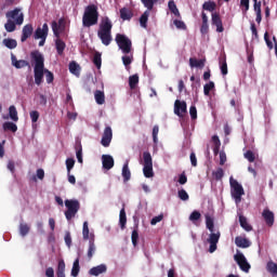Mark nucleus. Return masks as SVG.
<instances>
[{
	"instance_id": "obj_54",
	"label": "nucleus",
	"mask_w": 277,
	"mask_h": 277,
	"mask_svg": "<svg viewBox=\"0 0 277 277\" xmlns=\"http://www.w3.org/2000/svg\"><path fill=\"white\" fill-rule=\"evenodd\" d=\"M177 196L180 198V200H189V195L187 194V190L186 189H181L177 192Z\"/></svg>"
},
{
	"instance_id": "obj_8",
	"label": "nucleus",
	"mask_w": 277,
	"mask_h": 277,
	"mask_svg": "<svg viewBox=\"0 0 277 277\" xmlns=\"http://www.w3.org/2000/svg\"><path fill=\"white\" fill-rule=\"evenodd\" d=\"M143 160H144V167H143L144 177L153 179V176H155V172L153 171V156L149 154V151L143 153Z\"/></svg>"
},
{
	"instance_id": "obj_64",
	"label": "nucleus",
	"mask_w": 277,
	"mask_h": 277,
	"mask_svg": "<svg viewBox=\"0 0 277 277\" xmlns=\"http://www.w3.org/2000/svg\"><path fill=\"white\" fill-rule=\"evenodd\" d=\"M132 62H133V56H128V55L122 56L123 65L131 66Z\"/></svg>"
},
{
	"instance_id": "obj_16",
	"label": "nucleus",
	"mask_w": 277,
	"mask_h": 277,
	"mask_svg": "<svg viewBox=\"0 0 277 277\" xmlns=\"http://www.w3.org/2000/svg\"><path fill=\"white\" fill-rule=\"evenodd\" d=\"M212 25L216 27V31L219 34L224 31V25L222 24V17H220V13H212Z\"/></svg>"
},
{
	"instance_id": "obj_5",
	"label": "nucleus",
	"mask_w": 277,
	"mask_h": 277,
	"mask_svg": "<svg viewBox=\"0 0 277 277\" xmlns=\"http://www.w3.org/2000/svg\"><path fill=\"white\" fill-rule=\"evenodd\" d=\"M65 207L67 211H65L66 220L70 221L72 217L79 213V209H81V203L77 199H67L65 200Z\"/></svg>"
},
{
	"instance_id": "obj_38",
	"label": "nucleus",
	"mask_w": 277,
	"mask_h": 277,
	"mask_svg": "<svg viewBox=\"0 0 277 277\" xmlns=\"http://www.w3.org/2000/svg\"><path fill=\"white\" fill-rule=\"evenodd\" d=\"M266 269L272 276H277V264L273 261L267 262Z\"/></svg>"
},
{
	"instance_id": "obj_17",
	"label": "nucleus",
	"mask_w": 277,
	"mask_h": 277,
	"mask_svg": "<svg viewBox=\"0 0 277 277\" xmlns=\"http://www.w3.org/2000/svg\"><path fill=\"white\" fill-rule=\"evenodd\" d=\"M107 273V265L105 264H100L95 267H92L89 271L90 276H101V274H106Z\"/></svg>"
},
{
	"instance_id": "obj_57",
	"label": "nucleus",
	"mask_w": 277,
	"mask_h": 277,
	"mask_svg": "<svg viewBox=\"0 0 277 277\" xmlns=\"http://www.w3.org/2000/svg\"><path fill=\"white\" fill-rule=\"evenodd\" d=\"M163 221V213L157 215V216H154L151 220H150V224L151 226H156V224H159V222H162Z\"/></svg>"
},
{
	"instance_id": "obj_6",
	"label": "nucleus",
	"mask_w": 277,
	"mask_h": 277,
	"mask_svg": "<svg viewBox=\"0 0 277 277\" xmlns=\"http://www.w3.org/2000/svg\"><path fill=\"white\" fill-rule=\"evenodd\" d=\"M115 42H117V45L122 51V53H124V55H129V53H131L133 43L131 42V39L127 37V35L117 34Z\"/></svg>"
},
{
	"instance_id": "obj_40",
	"label": "nucleus",
	"mask_w": 277,
	"mask_h": 277,
	"mask_svg": "<svg viewBox=\"0 0 277 277\" xmlns=\"http://www.w3.org/2000/svg\"><path fill=\"white\" fill-rule=\"evenodd\" d=\"M215 89V82L210 81L203 85V94L205 96H209L211 94V90Z\"/></svg>"
},
{
	"instance_id": "obj_53",
	"label": "nucleus",
	"mask_w": 277,
	"mask_h": 277,
	"mask_svg": "<svg viewBox=\"0 0 277 277\" xmlns=\"http://www.w3.org/2000/svg\"><path fill=\"white\" fill-rule=\"evenodd\" d=\"M200 217H202V214H200V212L198 210H195L190 213L189 221L190 222H198V220H200Z\"/></svg>"
},
{
	"instance_id": "obj_12",
	"label": "nucleus",
	"mask_w": 277,
	"mask_h": 277,
	"mask_svg": "<svg viewBox=\"0 0 277 277\" xmlns=\"http://www.w3.org/2000/svg\"><path fill=\"white\" fill-rule=\"evenodd\" d=\"M174 114L183 118V114H187V103L185 101L176 100L174 103Z\"/></svg>"
},
{
	"instance_id": "obj_9",
	"label": "nucleus",
	"mask_w": 277,
	"mask_h": 277,
	"mask_svg": "<svg viewBox=\"0 0 277 277\" xmlns=\"http://www.w3.org/2000/svg\"><path fill=\"white\" fill-rule=\"evenodd\" d=\"M234 260L236 261L241 272H245L246 274L250 272V263H248V259H246V255H243V253L235 254Z\"/></svg>"
},
{
	"instance_id": "obj_45",
	"label": "nucleus",
	"mask_w": 277,
	"mask_h": 277,
	"mask_svg": "<svg viewBox=\"0 0 277 277\" xmlns=\"http://www.w3.org/2000/svg\"><path fill=\"white\" fill-rule=\"evenodd\" d=\"M240 10L242 14H248V10H250V0H240Z\"/></svg>"
},
{
	"instance_id": "obj_34",
	"label": "nucleus",
	"mask_w": 277,
	"mask_h": 277,
	"mask_svg": "<svg viewBox=\"0 0 277 277\" xmlns=\"http://www.w3.org/2000/svg\"><path fill=\"white\" fill-rule=\"evenodd\" d=\"M215 8H217V4L214 1H206L202 4V10H206L207 12H215Z\"/></svg>"
},
{
	"instance_id": "obj_51",
	"label": "nucleus",
	"mask_w": 277,
	"mask_h": 277,
	"mask_svg": "<svg viewBox=\"0 0 277 277\" xmlns=\"http://www.w3.org/2000/svg\"><path fill=\"white\" fill-rule=\"evenodd\" d=\"M67 174H70L72 168H75V158H67L66 161Z\"/></svg>"
},
{
	"instance_id": "obj_28",
	"label": "nucleus",
	"mask_w": 277,
	"mask_h": 277,
	"mask_svg": "<svg viewBox=\"0 0 277 277\" xmlns=\"http://www.w3.org/2000/svg\"><path fill=\"white\" fill-rule=\"evenodd\" d=\"M94 254H96V245L94 243V239H90L89 240V249L87 252V256L89 259V261H91L92 256H94Z\"/></svg>"
},
{
	"instance_id": "obj_49",
	"label": "nucleus",
	"mask_w": 277,
	"mask_h": 277,
	"mask_svg": "<svg viewBox=\"0 0 277 277\" xmlns=\"http://www.w3.org/2000/svg\"><path fill=\"white\" fill-rule=\"evenodd\" d=\"M93 64L96 66V68H101L103 64V60L101 58V54L96 52L93 56Z\"/></svg>"
},
{
	"instance_id": "obj_35",
	"label": "nucleus",
	"mask_w": 277,
	"mask_h": 277,
	"mask_svg": "<svg viewBox=\"0 0 277 277\" xmlns=\"http://www.w3.org/2000/svg\"><path fill=\"white\" fill-rule=\"evenodd\" d=\"M9 116L13 122H18V111L16 110V106L12 105L9 107Z\"/></svg>"
},
{
	"instance_id": "obj_15",
	"label": "nucleus",
	"mask_w": 277,
	"mask_h": 277,
	"mask_svg": "<svg viewBox=\"0 0 277 277\" xmlns=\"http://www.w3.org/2000/svg\"><path fill=\"white\" fill-rule=\"evenodd\" d=\"M262 217L265 221L266 225H268L269 227L274 226V222H275L274 212H272L268 208L263 210Z\"/></svg>"
},
{
	"instance_id": "obj_31",
	"label": "nucleus",
	"mask_w": 277,
	"mask_h": 277,
	"mask_svg": "<svg viewBox=\"0 0 277 277\" xmlns=\"http://www.w3.org/2000/svg\"><path fill=\"white\" fill-rule=\"evenodd\" d=\"M137 83H140V76L137 74L129 77L130 90H135V88H137Z\"/></svg>"
},
{
	"instance_id": "obj_48",
	"label": "nucleus",
	"mask_w": 277,
	"mask_h": 277,
	"mask_svg": "<svg viewBox=\"0 0 277 277\" xmlns=\"http://www.w3.org/2000/svg\"><path fill=\"white\" fill-rule=\"evenodd\" d=\"M69 71L71 72V75L79 76V64L71 62L69 64Z\"/></svg>"
},
{
	"instance_id": "obj_47",
	"label": "nucleus",
	"mask_w": 277,
	"mask_h": 277,
	"mask_svg": "<svg viewBox=\"0 0 277 277\" xmlns=\"http://www.w3.org/2000/svg\"><path fill=\"white\" fill-rule=\"evenodd\" d=\"M220 68L223 76L228 75V64L226 63V58L220 61Z\"/></svg>"
},
{
	"instance_id": "obj_2",
	"label": "nucleus",
	"mask_w": 277,
	"mask_h": 277,
	"mask_svg": "<svg viewBox=\"0 0 277 277\" xmlns=\"http://www.w3.org/2000/svg\"><path fill=\"white\" fill-rule=\"evenodd\" d=\"M6 23L4 24V29L8 34H12L16 31V25L21 26L25 23V13H23V9L15 8L5 13Z\"/></svg>"
},
{
	"instance_id": "obj_22",
	"label": "nucleus",
	"mask_w": 277,
	"mask_h": 277,
	"mask_svg": "<svg viewBox=\"0 0 277 277\" xmlns=\"http://www.w3.org/2000/svg\"><path fill=\"white\" fill-rule=\"evenodd\" d=\"M207 63V58L197 60L194 57L189 58L190 68H205V64Z\"/></svg>"
},
{
	"instance_id": "obj_24",
	"label": "nucleus",
	"mask_w": 277,
	"mask_h": 277,
	"mask_svg": "<svg viewBox=\"0 0 277 277\" xmlns=\"http://www.w3.org/2000/svg\"><path fill=\"white\" fill-rule=\"evenodd\" d=\"M119 226L121 230L127 228V211H124V208H122L119 213Z\"/></svg>"
},
{
	"instance_id": "obj_25",
	"label": "nucleus",
	"mask_w": 277,
	"mask_h": 277,
	"mask_svg": "<svg viewBox=\"0 0 277 277\" xmlns=\"http://www.w3.org/2000/svg\"><path fill=\"white\" fill-rule=\"evenodd\" d=\"M119 12H120V18L122 21H131V18H133V12H131V10L127 8L120 9Z\"/></svg>"
},
{
	"instance_id": "obj_10",
	"label": "nucleus",
	"mask_w": 277,
	"mask_h": 277,
	"mask_svg": "<svg viewBox=\"0 0 277 277\" xmlns=\"http://www.w3.org/2000/svg\"><path fill=\"white\" fill-rule=\"evenodd\" d=\"M113 138H114V131L111 130V127H106L104 129V133L101 140L102 146H104V148H109V144H111Z\"/></svg>"
},
{
	"instance_id": "obj_39",
	"label": "nucleus",
	"mask_w": 277,
	"mask_h": 277,
	"mask_svg": "<svg viewBox=\"0 0 277 277\" xmlns=\"http://www.w3.org/2000/svg\"><path fill=\"white\" fill-rule=\"evenodd\" d=\"M206 226L208 228V230H210V233H213L214 228H215V224L213 222V217H211V215L206 214Z\"/></svg>"
},
{
	"instance_id": "obj_55",
	"label": "nucleus",
	"mask_w": 277,
	"mask_h": 277,
	"mask_svg": "<svg viewBox=\"0 0 277 277\" xmlns=\"http://www.w3.org/2000/svg\"><path fill=\"white\" fill-rule=\"evenodd\" d=\"M173 24L175 25L176 29H182V30L187 29V25H185V22L181 19H174Z\"/></svg>"
},
{
	"instance_id": "obj_36",
	"label": "nucleus",
	"mask_w": 277,
	"mask_h": 277,
	"mask_svg": "<svg viewBox=\"0 0 277 277\" xmlns=\"http://www.w3.org/2000/svg\"><path fill=\"white\" fill-rule=\"evenodd\" d=\"M2 127L4 131H12V133H16V131H18V127L14 122L6 121Z\"/></svg>"
},
{
	"instance_id": "obj_23",
	"label": "nucleus",
	"mask_w": 277,
	"mask_h": 277,
	"mask_svg": "<svg viewBox=\"0 0 277 277\" xmlns=\"http://www.w3.org/2000/svg\"><path fill=\"white\" fill-rule=\"evenodd\" d=\"M56 276L66 277V262L64 260L58 261Z\"/></svg>"
},
{
	"instance_id": "obj_26",
	"label": "nucleus",
	"mask_w": 277,
	"mask_h": 277,
	"mask_svg": "<svg viewBox=\"0 0 277 277\" xmlns=\"http://www.w3.org/2000/svg\"><path fill=\"white\" fill-rule=\"evenodd\" d=\"M94 98L97 105H105V92L96 90L94 92Z\"/></svg>"
},
{
	"instance_id": "obj_4",
	"label": "nucleus",
	"mask_w": 277,
	"mask_h": 277,
	"mask_svg": "<svg viewBox=\"0 0 277 277\" xmlns=\"http://www.w3.org/2000/svg\"><path fill=\"white\" fill-rule=\"evenodd\" d=\"M98 24V6L95 4H89L84 9V13L82 16V25L83 27H93V25Z\"/></svg>"
},
{
	"instance_id": "obj_32",
	"label": "nucleus",
	"mask_w": 277,
	"mask_h": 277,
	"mask_svg": "<svg viewBox=\"0 0 277 277\" xmlns=\"http://www.w3.org/2000/svg\"><path fill=\"white\" fill-rule=\"evenodd\" d=\"M148 16H150V11H145L140 17L141 27H144V29L148 27Z\"/></svg>"
},
{
	"instance_id": "obj_44",
	"label": "nucleus",
	"mask_w": 277,
	"mask_h": 277,
	"mask_svg": "<svg viewBox=\"0 0 277 277\" xmlns=\"http://www.w3.org/2000/svg\"><path fill=\"white\" fill-rule=\"evenodd\" d=\"M82 237L84 241H88L90 239V227L88 226V221H84L82 226Z\"/></svg>"
},
{
	"instance_id": "obj_42",
	"label": "nucleus",
	"mask_w": 277,
	"mask_h": 277,
	"mask_svg": "<svg viewBox=\"0 0 277 277\" xmlns=\"http://www.w3.org/2000/svg\"><path fill=\"white\" fill-rule=\"evenodd\" d=\"M39 181H44V170L43 169H38L37 170V175H32L30 177V181H32L34 183H37Z\"/></svg>"
},
{
	"instance_id": "obj_37",
	"label": "nucleus",
	"mask_w": 277,
	"mask_h": 277,
	"mask_svg": "<svg viewBox=\"0 0 277 277\" xmlns=\"http://www.w3.org/2000/svg\"><path fill=\"white\" fill-rule=\"evenodd\" d=\"M2 43L6 49H16L18 47V42H16V39H3Z\"/></svg>"
},
{
	"instance_id": "obj_14",
	"label": "nucleus",
	"mask_w": 277,
	"mask_h": 277,
	"mask_svg": "<svg viewBox=\"0 0 277 277\" xmlns=\"http://www.w3.org/2000/svg\"><path fill=\"white\" fill-rule=\"evenodd\" d=\"M32 35H34V25L31 24L25 25L22 29L21 42H27V39L31 38Z\"/></svg>"
},
{
	"instance_id": "obj_7",
	"label": "nucleus",
	"mask_w": 277,
	"mask_h": 277,
	"mask_svg": "<svg viewBox=\"0 0 277 277\" xmlns=\"http://www.w3.org/2000/svg\"><path fill=\"white\" fill-rule=\"evenodd\" d=\"M229 185L232 187V198H234L236 205H239V202H241V196L246 194L243 190V186H241V184H239L237 180L233 179V176H230L229 179Z\"/></svg>"
},
{
	"instance_id": "obj_11",
	"label": "nucleus",
	"mask_w": 277,
	"mask_h": 277,
	"mask_svg": "<svg viewBox=\"0 0 277 277\" xmlns=\"http://www.w3.org/2000/svg\"><path fill=\"white\" fill-rule=\"evenodd\" d=\"M221 234L220 232L217 233H211L209 238H208V243H210L209 252L213 254L215 250H217V243L220 241Z\"/></svg>"
},
{
	"instance_id": "obj_56",
	"label": "nucleus",
	"mask_w": 277,
	"mask_h": 277,
	"mask_svg": "<svg viewBox=\"0 0 277 277\" xmlns=\"http://www.w3.org/2000/svg\"><path fill=\"white\" fill-rule=\"evenodd\" d=\"M131 239H132V245L135 248L137 246V239H140V233L137 232V229H133Z\"/></svg>"
},
{
	"instance_id": "obj_58",
	"label": "nucleus",
	"mask_w": 277,
	"mask_h": 277,
	"mask_svg": "<svg viewBox=\"0 0 277 277\" xmlns=\"http://www.w3.org/2000/svg\"><path fill=\"white\" fill-rule=\"evenodd\" d=\"M158 135H159V126H154L153 128L154 144H157L159 142V138L157 137Z\"/></svg>"
},
{
	"instance_id": "obj_63",
	"label": "nucleus",
	"mask_w": 277,
	"mask_h": 277,
	"mask_svg": "<svg viewBox=\"0 0 277 277\" xmlns=\"http://www.w3.org/2000/svg\"><path fill=\"white\" fill-rule=\"evenodd\" d=\"M65 243L68 248L72 246V237L70 236V232H66L65 234Z\"/></svg>"
},
{
	"instance_id": "obj_18",
	"label": "nucleus",
	"mask_w": 277,
	"mask_h": 277,
	"mask_svg": "<svg viewBox=\"0 0 277 277\" xmlns=\"http://www.w3.org/2000/svg\"><path fill=\"white\" fill-rule=\"evenodd\" d=\"M235 245L237 246V248H250V246H252V242L248 239L245 238L242 236H237L235 238Z\"/></svg>"
},
{
	"instance_id": "obj_21",
	"label": "nucleus",
	"mask_w": 277,
	"mask_h": 277,
	"mask_svg": "<svg viewBox=\"0 0 277 277\" xmlns=\"http://www.w3.org/2000/svg\"><path fill=\"white\" fill-rule=\"evenodd\" d=\"M75 150L78 163H83V146L81 145V141L76 142Z\"/></svg>"
},
{
	"instance_id": "obj_1",
	"label": "nucleus",
	"mask_w": 277,
	"mask_h": 277,
	"mask_svg": "<svg viewBox=\"0 0 277 277\" xmlns=\"http://www.w3.org/2000/svg\"><path fill=\"white\" fill-rule=\"evenodd\" d=\"M30 60L35 64L34 75L36 85L42 84L44 75L47 83H53L55 77L53 76V72H51V70L44 68V55H42L40 51L35 50L30 52Z\"/></svg>"
},
{
	"instance_id": "obj_46",
	"label": "nucleus",
	"mask_w": 277,
	"mask_h": 277,
	"mask_svg": "<svg viewBox=\"0 0 277 277\" xmlns=\"http://www.w3.org/2000/svg\"><path fill=\"white\" fill-rule=\"evenodd\" d=\"M19 235H22V237L29 235V225H27V223H22L19 225Z\"/></svg>"
},
{
	"instance_id": "obj_59",
	"label": "nucleus",
	"mask_w": 277,
	"mask_h": 277,
	"mask_svg": "<svg viewBox=\"0 0 277 277\" xmlns=\"http://www.w3.org/2000/svg\"><path fill=\"white\" fill-rule=\"evenodd\" d=\"M52 30L56 38H60V24L57 22L52 23Z\"/></svg>"
},
{
	"instance_id": "obj_29",
	"label": "nucleus",
	"mask_w": 277,
	"mask_h": 277,
	"mask_svg": "<svg viewBox=\"0 0 277 277\" xmlns=\"http://www.w3.org/2000/svg\"><path fill=\"white\" fill-rule=\"evenodd\" d=\"M124 183L131 181V170L129 169V161H127L122 167V172Z\"/></svg>"
},
{
	"instance_id": "obj_41",
	"label": "nucleus",
	"mask_w": 277,
	"mask_h": 277,
	"mask_svg": "<svg viewBox=\"0 0 277 277\" xmlns=\"http://www.w3.org/2000/svg\"><path fill=\"white\" fill-rule=\"evenodd\" d=\"M80 269H81V267L79 266V258H77V259L74 261V264H72L71 276H72V277L79 276Z\"/></svg>"
},
{
	"instance_id": "obj_62",
	"label": "nucleus",
	"mask_w": 277,
	"mask_h": 277,
	"mask_svg": "<svg viewBox=\"0 0 277 277\" xmlns=\"http://www.w3.org/2000/svg\"><path fill=\"white\" fill-rule=\"evenodd\" d=\"M264 40L268 49H274V43L272 42V40H269V32L264 34Z\"/></svg>"
},
{
	"instance_id": "obj_3",
	"label": "nucleus",
	"mask_w": 277,
	"mask_h": 277,
	"mask_svg": "<svg viewBox=\"0 0 277 277\" xmlns=\"http://www.w3.org/2000/svg\"><path fill=\"white\" fill-rule=\"evenodd\" d=\"M111 29H114V24L109 17H103L100 23V28L97 30V37L100 38L104 47H109L114 40L111 37Z\"/></svg>"
},
{
	"instance_id": "obj_61",
	"label": "nucleus",
	"mask_w": 277,
	"mask_h": 277,
	"mask_svg": "<svg viewBox=\"0 0 277 277\" xmlns=\"http://www.w3.org/2000/svg\"><path fill=\"white\" fill-rule=\"evenodd\" d=\"M39 118H40V113H38V110L30 111L31 122H38Z\"/></svg>"
},
{
	"instance_id": "obj_27",
	"label": "nucleus",
	"mask_w": 277,
	"mask_h": 277,
	"mask_svg": "<svg viewBox=\"0 0 277 277\" xmlns=\"http://www.w3.org/2000/svg\"><path fill=\"white\" fill-rule=\"evenodd\" d=\"M239 224L241 228H243V230H246L247 233H250V230H252V225L248 224V219L241 214L239 215Z\"/></svg>"
},
{
	"instance_id": "obj_20",
	"label": "nucleus",
	"mask_w": 277,
	"mask_h": 277,
	"mask_svg": "<svg viewBox=\"0 0 277 277\" xmlns=\"http://www.w3.org/2000/svg\"><path fill=\"white\" fill-rule=\"evenodd\" d=\"M102 166L104 170H111V168H114V157H111L110 155H103Z\"/></svg>"
},
{
	"instance_id": "obj_50",
	"label": "nucleus",
	"mask_w": 277,
	"mask_h": 277,
	"mask_svg": "<svg viewBox=\"0 0 277 277\" xmlns=\"http://www.w3.org/2000/svg\"><path fill=\"white\" fill-rule=\"evenodd\" d=\"M212 174H213L215 181H222V179H224V169L219 168Z\"/></svg>"
},
{
	"instance_id": "obj_43",
	"label": "nucleus",
	"mask_w": 277,
	"mask_h": 277,
	"mask_svg": "<svg viewBox=\"0 0 277 277\" xmlns=\"http://www.w3.org/2000/svg\"><path fill=\"white\" fill-rule=\"evenodd\" d=\"M159 0H141L143 3L144 8L147 9L148 12L155 8V3H157Z\"/></svg>"
},
{
	"instance_id": "obj_33",
	"label": "nucleus",
	"mask_w": 277,
	"mask_h": 277,
	"mask_svg": "<svg viewBox=\"0 0 277 277\" xmlns=\"http://www.w3.org/2000/svg\"><path fill=\"white\" fill-rule=\"evenodd\" d=\"M168 8L170 12L174 14V16L181 17V12L179 11V8H176V3L174 2V0L169 1Z\"/></svg>"
},
{
	"instance_id": "obj_13",
	"label": "nucleus",
	"mask_w": 277,
	"mask_h": 277,
	"mask_svg": "<svg viewBox=\"0 0 277 277\" xmlns=\"http://www.w3.org/2000/svg\"><path fill=\"white\" fill-rule=\"evenodd\" d=\"M49 36V24H43L42 28L38 27L35 31L34 38L35 40H40L42 38H47Z\"/></svg>"
},
{
	"instance_id": "obj_19",
	"label": "nucleus",
	"mask_w": 277,
	"mask_h": 277,
	"mask_svg": "<svg viewBox=\"0 0 277 277\" xmlns=\"http://www.w3.org/2000/svg\"><path fill=\"white\" fill-rule=\"evenodd\" d=\"M11 62H12V66H14L17 69L27 68V66L29 67V62L25 60L17 61L16 55L14 54L11 55Z\"/></svg>"
},
{
	"instance_id": "obj_52",
	"label": "nucleus",
	"mask_w": 277,
	"mask_h": 277,
	"mask_svg": "<svg viewBox=\"0 0 277 277\" xmlns=\"http://www.w3.org/2000/svg\"><path fill=\"white\" fill-rule=\"evenodd\" d=\"M243 156H245V159H248L250 163H254V159H256V156H254L253 150H247Z\"/></svg>"
},
{
	"instance_id": "obj_60",
	"label": "nucleus",
	"mask_w": 277,
	"mask_h": 277,
	"mask_svg": "<svg viewBox=\"0 0 277 277\" xmlns=\"http://www.w3.org/2000/svg\"><path fill=\"white\" fill-rule=\"evenodd\" d=\"M189 115L192 120H196V118H198V109H196V106H190Z\"/></svg>"
},
{
	"instance_id": "obj_30",
	"label": "nucleus",
	"mask_w": 277,
	"mask_h": 277,
	"mask_svg": "<svg viewBox=\"0 0 277 277\" xmlns=\"http://www.w3.org/2000/svg\"><path fill=\"white\" fill-rule=\"evenodd\" d=\"M55 47L57 54L64 55V51L66 50V43L62 39H56Z\"/></svg>"
}]
</instances>
